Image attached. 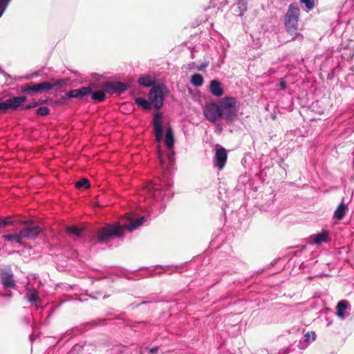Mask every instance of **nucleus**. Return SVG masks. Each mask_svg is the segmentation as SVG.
Instances as JSON below:
<instances>
[{"label":"nucleus","instance_id":"6","mask_svg":"<svg viewBox=\"0 0 354 354\" xmlns=\"http://www.w3.org/2000/svg\"><path fill=\"white\" fill-rule=\"evenodd\" d=\"M26 100V97L18 96L10 97L5 102H0V113H5L7 110H17Z\"/></svg>","mask_w":354,"mask_h":354},{"label":"nucleus","instance_id":"37","mask_svg":"<svg viewBox=\"0 0 354 354\" xmlns=\"http://www.w3.org/2000/svg\"><path fill=\"white\" fill-rule=\"evenodd\" d=\"M37 102H39V105H40V104H42L43 103H44V101H38Z\"/></svg>","mask_w":354,"mask_h":354},{"label":"nucleus","instance_id":"30","mask_svg":"<svg viewBox=\"0 0 354 354\" xmlns=\"http://www.w3.org/2000/svg\"><path fill=\"white\" fill-rule=\"evenodd\" d=\"M279 86L281 90H285L287 86L286 82L283 79H281V80L279 83Z\"/></svg>","mask_w":354,"mask_h":354},{"label":"nucleus","instance_id":"34","mask_svg":"<svg viewBox=\"0 0 354 354\" xmlns=\"http://www.w3.org/2000/svg\"><path fill=\"white\" fill-rule=\"evenodd\" d=\"M158 347H153L149 350V353L151 354H155L158 352Z\"/></svg>","mask_w":354,"mask_h":354},{"label":"nucleus","instance_id":"35","mask_svg":"<svg viewBox=\"0 0 354 354\" xmlns=\"http://www.w3.org/2000/svg\"><path fill=\"white\" fill-rule=\"evenodd\" d=\"M310 340V333H307L306 335H305V341L306 342H309Z\"/></svg>","mask_w":354,"mask_h":354},{"label":"nucleus","instance_id":"16","mask_svg":"<svg viewBox=\"0 0 354 354\" xmlns=\"http://www.w3.org/2000/svg\"><path fill=\"white\" fill-rule=\"evenodd\" d=\"M348 210L347 205L341 203L334 212L333 217L337 220H342Z\"/></svg>","mask_w":354,"mask_h":354},{"label":"nucleus","instance_id":"28","mask_svg":"<svg viewBox=\"0 0 354 354\" xmlns=\"http://www.w3.org/2000/svg\"><path fill=\"white\" fill-rule=\"evenodd\" d=\"M36 113L38 116H46L50 113V109L46 106H42L37 110Z\"/></svg>","mask_w":354,"mask_h":354},{"label":"nucleus","instance_id":"7","mask_svg":"<svg viewBox=\"0 0 354 354\" xmlns=\"http://www.w3.org/2000/svg\"><path fill=\"white\" fill-rule=\"evenodd\" d=\"M149 99L156 109H160L164 101L163 92L160 86H153L149 93Z\"/></svg>","mask_w":354,"mask_h":354},{"label":"nucleus","instance_id":"5","mask_svg":"<svg viewBox=\"0 0 354 354\" xmlns=\"http://www.w3.org/2000/svg\"><path fill=\"white\" fill-rule=\"evenodd\" d=\"M205 118L211 122H215L221 118L220 106L214 102L207 104L203 109Z\"/></svg>","mask_w":354,"mask_h":354},{"label":"nucleus","instance_id":"15","mask_svg":"<svg viewBox=\"0 0 354 354\" xmlns=\"http://www.w3.org/2000/svg\"><path fill=\"white\" fill-rule=\"evenodd\" d=\"M165 144L169 149H171L174 145V132L171 127L170 126H169L166 129Z\"/></svg>","mask_w":354,"mask_h":354},{"label":"nucleus","instance_id":"27","mask_svg":"<svg viewBox=\"0 0 354 354\" xmlns=\"http://www.w3.org/2000/svg\"><path fill=\"white\" fill-rule=\"evenodd\" d=\"M237 5L239 8V15H242L247 10V2L245 0H237Z\"/></svg>","mask_w":354,"mask_h":354},{"label":"nucleus","instance_id":"9","mask_svg":"<svg viewBox=\"0 0 354 354\" xmlns=\"http://www.w3.org/2000/svg\"><path fill=\"white\" fill-rule=\"evenodd\" d=\"M153 124L154 128L156 140L158 142H160L163 138L162 120L161 113L157 112L154 115L153 119Z\"/></svg>","mask_w":354,"mask_h":354},{"label":"nucleus","instance_id":"11","mask_svg":"<svg viewBox=\"0 0 354 354\" xmlns=\"http://www.w3.org/2000/svg\"><path fill=\"white\" fill-rule=\"evenodd\" d=\"M103 88L105 92L113 94L116 93H122L124 92L127 90V86L122 82H113L104 84Z\"/></svg>","mask_w":354,"mask_h":354},{"label":"nucleus","instance_id":"21","mask_svg":"<svg viewBox=\"0 0 354 354\" xmlns=\"http://www.w3.org/2000/svg\"><path fill=\"white\" fill-rule=\"evenodd\" d=\"M348 306V302L345 300H342L337 303V315L339 317L343 318L344 317V314L343 311L346 309Z\"/></svg>","mask_w":354,"mask_h":354},{"label":"nucleus","instance_id":"31","mask_svg":"<svg viewBox=\"0 0 354 354\" xmlns=\"http://www.w3.org/2000/svg\"><path fill=\"white\" fill-rule=\"evenodd\" d=\"M39 105V102H34L32 104H28L27 106H26L24 109H32V108H35L37 106Z\"/></svg>","mask_w":354,"mask_h":354},{"label":"nucleus","instance_id":"29","mask_svg":"<svg viewBox=\"0 0 354 354\" xmlns=\"http://www.w3.org/2000/svg\"><path fill=\"white\" fill-rule=\"evenodd\" d=\"M300 2L305 4L308 10H312L315 6V0H300Z\"/></svg>","mask_w":354,"mask_h":354},{"label":"nucleus","instance_id":"36","mask_svg":"<svg viewBox=\"0 0 354 354\" xmlns=\"http://www.w3.org/2000/svg\"><path fill=\"white\" fill-rule=\"evenodd\" d=\"M312 335H313V339L315 340V337H316L315 333L314 332H312Z\"/></svg>","mask_w":354,"mask_h":354},{"label":"nucleus","instance_id":"1","mask_svg":"<svg viewBox=\"0 0 354 354\" xmlns=\"http://www.w3.org/2000/svg\"><path fill=\"white\" fill-rule=\"evenodd\" d=\"M127 219V223H124L122 225L115 223L107 225L100 229L97 234V241L104 243L113 237H121L124 234L125 230L132 232L142 225L145 221V216L133 220L129 216Z\"/></svg>","mask_w":354,"mask_h":354},{"label":"nucleus","instance_id":"22","mask_svg":"<svg viewBox=\"0 0 354 354\" xmlns=\"http://www.w3.org/2000/svg\"><path fill=\"white\" fill-rule=\"evenodd\" d=\"M191 82L195 86H201L204 82L203 77L201 74H194L191 77Z\"/></svg>","mask_w":354,"mask_h":354},{"label":"nucleus","instance_id":"20","mask_svg":"<svg viewBox=\"0 0 354 354\" xmlns=\"http://www.w3.org/2000/svg\"><path fill=\"white\" fill-rule=\"evenodd\" d=\"M2 238L8 241H14L17 243H22V239L19 232V233L13 234H4L2 236Z\"/></svg>","mask_w":354,"mask_h":354},{"label":"nucleus","instance_id":"32","mask_svg":"<svg viewBox=\"0 0 354 354\" xmlns=\"http://www.w3.org/2000/svg\"><path fill=\"white\" fill-rule=\"evenodd\" d=\"M22 223L25 225V227H28L29 225H37L32 220L23 221Z\"/></svg>","mask_w":354,"mask_h":354},{"label":"nucleus","instance_id":"10","mask_svg":"<svg viewBox=\"0 0 354 354\" xmlns=\"http://www.w3.org/2000/svg\"><path fill=\"white\" fill-rule=\"evenodd\" d=\"M227 158L226 149L223 147L217 145L215 153V166L220 170L223 169L226 164Z\"/></svg>","mask_w":354,"mask_h":354},{"label":"nucleus","instance_id":"17","mask_svg":"<svg viewBox=\"0 0 354 354\" xmlns=\"http://www.w3.org/2000/svg\"><path fill=\"white\" fill-rule=\"evenodd\" d=\"M138 82L143 86L149 87L154 85L156 82L155 79L152 76L149 75H145L141 76L138 79Z\"/></svg>","mask_w":354,"mask_h":354},{"label":"nucleus","instance_id":"4","mask_svg":"<svg viewBox=\"0 0 354 354\" xmlns=\"http://www.w3.org/2000/svg\"><path fill=\"white\" fill-rule=\"evenodd\" d=\"M221 118L227 120H232L237 116L239 107L236 105V100L232 97H225L220 104Z\"/></svg>","mask_w":354,"mask_h":354},{"label":"nucleus","instance_id":"13","mask_svg":"<svg viewBox=\"0 0 354 354\" xmlns=\"http://www.w3.org/2000/svg\"><path fill=\"white\" fill-rule=\"evenodd\" d=\"M12 277V274L7 272L1 274V280L4 288H14L15 286Z\"/></svg>","mask_w":354,"mask_h":354},{"label":"nucleus","instance_id":"12","mask_svg":"<svg viewBox=\"0 0 354 354\" xmlns=\"http://www.w3.org/2000/svg\"><path fill=\"white\" fill-rule=\"evenodd\" d=\"M91 93L90 87L83 86L78 89L71 90L66 93L67 97L71 98H81Z\"/></svg>","mask_w":354,"mask_h":354},{"label":"nucleus","instance_id":"18","mask_svg":"<svg viewBox=\"0 0 354 354\" xmlns=\"http://www.w3.org/2000/svg\"><path fill=\"white\" fill-rule=\"evenodd\" d=\"M313 241L315 244L319 245L323 242H327L328 240V233L327 231H323L321 233L314 235Z\"/></svg>","mask_w":354,"mask_h":354},{"label":"nucleus","instance_id":"8","mask_svg":"<svg viewBox=\"0 0 354 354\" xmlns=\"http://www.w3.org/2000/svg\"><path fill=\"white\" fill-rule=\"evenodd\" d=\"M42 231L43 228L39 225H29L24 227L19 232L22 239H35Z\"/></svg>","mask_w":354,"mask_h":354},{"label":"nucleus","instance_id":"3","mask_svg":"<svg viewBox=\"0 0 354 354\" xmlns=\"http://www.w3.org/2000/svg\"><path fill=\"white\" fill-rule=\"evenodd\" d=\"M300 16V9L297 3H291L284 17L286 29L291 35L296 34L298 30V20Z\"/></svg>","mask_w":354,"mask_h":354},{"label":"nucleus","instance_id":"14","mask_svg":"<svg viewBox=\"0 0 354 354\" xmlns=\"http://www.w3.org/2000/svg\"><path fill=\"white\" fill-rule=\"evenodd\" d=\"M209 91L212 95L216 97H221L224 93L220 82L215 80L210 82Z\"/></svg>","mask_w":354,"mask_h":354},{"label":"nucleus","instance_id":"23","mask_svg":"<svg viewBox=\"0 0 354 354\" xmlns=\"http://www.w3.org/2000/svg\"><path fill=\"white\" fill-rule=\"evenodd\" d=\"M135 102L138 106H141L142 109L145 110H148L151 108L150 102L142 97L136 98Z\"/></svg>","mask_w":354,"mask_h":354},{"label":"nucleus","instance_id":"26","mask_svg":"<svg viewBox=\"0 0 354 354\" xmlns=\"http://www.w3.org/2000/svg\"><path fill=\"white\" fill-rule=\"evenodd\" d=\"M14 224V221L11 216L0 218V228Z\"/></svg>","mask_w":354,"mask_h":354},{"label":"nucleus","instance_id":"33","mask_svg":"<svg viewBox=\"0 0 354 354\" xmlns=\"http://www.w3.org/2000/svg\"><path fill=\"white\" fill-rule=\"evenodd\" d=\"M158 159H159L160 163L162 165L163 164V155L160 152V150H158Z\"/></svg>","mask_w":354,"mask_h":354},{"label":"nucleus","instance_id":"2","mask_svg":"<svg viewBox=\"0 0 354 354\" xmlns=\"http://www.w3.org/2000/svg\"><path fill=\"white\" fill-rule=\"evenodd\" d=\"M66 80H52L50 82H41L37 84L32 82L24 84L21 86V90L26 93H37L48 91L53 88L54 87H62L66 84Z\"/></svg>","mask_w":354,"mask_h":354},{"label":"nucleus","instance_id":"19","mask_svg":"<svg viewBox=\"0 0 354 354\" xmlns=\"http://www.w3.org/2000/svg\"><path fill=\"white\" fill-rule=\"evenodd\" d=\"M83 232V228L75 225L68 226L66 227V232L73 236H80Z\"/></svg>","mask_w":354,"mask_h":354},{"label":"nucleus","instance_id":"24","mask_svg":"<svg viewBox=\"0 0 354 354\" xmlns=\"http://www.w3.org/2000/svg\"><path fill=\"white\" fill-rule=\"evenodd\" d=\"M91 98L96 102H102L105 99V93L102 91H97L92 93Z\"/></svg>","mask_w":354,"mask_h":354},{"label":"nucleus","instance_id":"25","mask_svg":"<svg viewBox=\"0 0 354 354\" xmlns=\"http://www.w3.org/2000/svg\"><path fill=\"white\" fill-rule=\"evenodd\" d=\"M75 187L77 189L84 188L88 189L90 187V183L87 178H83L75 183Z\"/></svg>","mask_w":354,"mask_h":354}]
</instances>
